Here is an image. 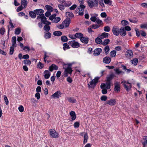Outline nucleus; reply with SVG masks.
Returning a JSON list of instances; mask_svg holds the SVG:
<instances>
[{
    "instance_id": "1",
    "label": "nucleus",
    "mask_w": 147,
    "mask_h": 147,
    "mask_svg": "<svg viewBox=\"0 0 147 147\" xmlns=\"http://www.w3.org/2000/svg\"><path fill=\"white\" fill-rule=\"evenodd\" d=\"M41 19V21L42 23L46 25H49L51 24V22L47 20L44 14H41L37 17V19Z\"/></svg>"
},
{
    "instance_id": "2",
    "label": "nucleus",
    "mask_w": 147,
    "mask_h": 147,
    "mask_svg": "<svg viewBox=\"0 0 147 147\" xmlns=\"http://www.w3.org/2000/svg\"><path fill=\"white\" fill-rule=\"evenodd\" d=\"M99 79L98 77H95L94 79L90 82L88 84V88H94L96 86Z\"/></svg>"
},
{
    "instance_id": "3",
    "label": "nucleus",
    "mask_w": 147,
    "mask_h": 147,
    "mask_svg": "<svg viewBox=\"0 0 147 147\" xmlns=\"http://www.w3.org/2000/svg\"><path fill=\"white\" fill-rule=\"evenodd\" d=\"M85 7L86 6L84 5L81 4L78 7L76 11V12H79V15L82 16L84 14L83 12Z\"/></svg>"
},
{
    "instance_id": "4",
    "label": "nucleus",
    "mask_w": 147,
    "mask_h": 147,
    "mask_svg": "<svg viewBox=\"0 0 147 147\" xmlns=\"http://www.w3.org/2000/svg\"><path fill=\"white\" fill-rule=\"evenodd\" d=\"M120 29L117 26H114L113 27L112 32L113 34L115 36H117L120 33Z\"/></svg>"
},
{
    "instance_id": "5",
    "label": "nucleus",
    "mask_w": 147,
    "mask_h": 147,
    "mask_svg": "<svg viewBox=\"0 0 147 147\" xmlns=\"http://www.w3.org/2000/svg\"><path fill=\"white\" fill-rule=\"evenodd\" d=\"M50 137L53 138H56L59 137V134L53 129L50 130Z\"/></svg>"
},
{
    "instance_id": "6",
    "label": "nucleus",
    "mask_w": 147,
    "mask_h": 147,
    "mask_svg": "<svg viewBox=\"0 0 147 147\" xmlns=\"http://www.w3.org/2000/svg\"><path fill=\"white\" fill-rule=\"evenodd\" d=\"M68 44H71L72 47L73 48H78L80 47L79 43L74 40L69 41Z\"/></svg>"
},
{
    "instance_id": "7",
    "label": "nucleus",
    "mask_w": 147,
    "mask_h": 147,
    "mask_svg": "<svg viewBox=\"0 0 147 147\" xmlns=\"http://www.w3.org/2000/svg\"><path fill=\"white\" fill-rule=\"evenodd\" d=\"M61 92L59 90H58L52 94L51 97V98H58L61 96Z\"/></svg>"
},
{
    "instance_id": "8",
    "label": "nucleus",
    "mask_w": 147,
    "mask_h": 147,
    "mask_svg": "<svg viewBox=\"0 0 147 147\" xmlns=\"http://www.w3.org/2000/svg\"><path fill=\"white\" fill-rule=\"evenodd\" d=\"M116 101L114 99H111L110 100H108L105 103V105H109L111 106L114 105L116 103Z\"/></svg>"
},
{
    "instance_id": "9",
    "label": "nucleus",
    "mask_w": 147,
    "mask_h": 147,
    "mask_svg": "<svg viewBox=\"0 0 147 147\" xmlns=\"http://www.w3.org/2000/svg\"><path fill=\"white\" fill-rule=\"evenodd\" d=\"M72 69L71 67L68 66V67H67V69H65V70L64 73V76L65 77H67L68 76V74H71L72 73Z\"/></svg>"
},
{
    "instance_id": "10",
    "label": "nucleus",
    "mask_w": 147,
    "mask_h": 147,
    "mask_svg": "<svg viewBox=\"0 0 147 147\" xmlns=\"http://www.w3.org/2000/svg\"><path fill=\"white\" fill-rule=\"evenodd\" d=\"M70 23V19L69 18H67L63 22V24L66 28L68 27Z\"/></svg>"
},
{
    "instance_id": "11",
    "label": "nucleus",
    "mask_w": 147,
    "mask_h": 147,
    "mask_svg": "<svg viewBox=\"0 0 147 147\" xmlns=\"http://www.w3.org/2000/svg\"><path fill=\"white\" fill-rule=\"evenodd\" d=\"M114 90L117 92L120 91V86L118 82H117L115 83Z\"/></svg>"
},
{
    "instance_id": "12",
    "label": "nucleus",
    "mask_w": 147,
    "mask_h": 147,
    "mask_svg": "<svg viewBox=\"0 0 147 147\" xmlns=\"http://www.w3.org/2000/svg\"><path fill=\"white\" fill-rule=\"evenodd\" d=\"M101 51L102 49L101 48H97L94 51L93 55L94 56L98 55Z\"/></svg>"
},
{
    "instance_id": "13",
    "label": "nucleus",
    "mask_w": 147,
    "mask_h": 147,
    "mask_svg": "<svg viewBox=\"0 0 147 147\" xmlns=\"http://www.w3.org/2000/svg\"><path fill=\"white\" fill-rule=\"evenodd\" d=\"M58 67L55 64H52L49 67V69L52 72L53 70H57Z\"/></svg>"
},
{
    "instance_id": "14",
    "label": "nucleus",
    "mask_w": 147,
    "mask_h": 147,
    "mask_svg": "<svg viewBox=\"0 0 147 147\" xmlns=\"http://www.w3.org/2000/svg\"><path fill=\"white\" fill-rule=\"evenodd\" d=\"M44 77L46 79H49L51 75V73L48 70H45L44 72Z\"/></svg>"
},
{
    "instance_id": "15",
    "label": "nucleus",
    "mask_w": 147,
    "mask_h": 147,
    "mask_svg": "<svg viewBox=\"0 0 147 147\" xmlns=\"http://www.w3.org/2000/svg\"><path fill=\"white\" fill-rule=\"evenodd\" d=\"M111 61V59L109 57H106L103 58V61L105 63H109Z\"/></svg>"
},
{
    "instance_id": "16",
    "label": "nucleus",
    "mask_w": 147,
    "mask_h": 147,
    "mask_svg": "<svg viewBox=\"0 0 147 147\" xmlns=\"http://www.w3.org/2000/svg\"><path fill=\"white\" fill-rule=\"evenodd\" d=\"M34 11L35 12L36 14L40 15L41 14H43L42 13L44 12V10L41 9H36L34 10Z\"/></svg>"
},
{
    "instance_id": "17",
    "label": "nucleus",
    "mask_w": 147,
    "mask_h": 147,
    "mask_svg": "<svg viewBox=\"0 0 147 147\" xmlns=\"http://www.w3.org/2000/svg\"><path fill=\"white\" fill-rule=\"evenodd\" d=\"M120 35L122 36H124L126 34V32L124 27H122L120 28Z\"/></svg>"
},
{
    "instance_id": "18",
    "label": "nucleus",
    "mask_w": 147,
    "mask_h": 147,
    "mask_svg": "<svg viewBox=\"0 0 147 147\" xmlns=\"http://www.w3.org/2000/svg\"><path fill=\"white\" fill-rule=\"evenodd\" d=\"M80 40L84 44H87L88 42L89 39L87 37H84L83 36L82 38H81Z\"/></svg>"
},
{
    "instance_id": "19",
    "label": "nucleus",
    "mask_w": 147,
    "mask_h": 147,
    "mask_svg": "<svg viewBox=\"0 0 147 147\" xmlns=\"http://www.w3.org/2000/svg\"><path fill=\"white\" fill-rule=\"evenodd\" d=\"M44 34V37L45 39H49L51 37V33L49 32H45Z\"/></svg>"
},
{
    "instance_id": "20",
    "label": "nucleus",
    "mask_w": 147,
    "mask_h": 147,
    "mask_svg": "<svg viewBox=\"0 0 147 147\" xmlns=\"http://www.w3.org/2000/svg\"><path fill=\"white\" fill-rule=\"evenodd\" d=\"M114 77V75L113 74H111L107 77V82H110L111 81L113 78Z\"/></svg>"
},
{
    "instance_id": "21",
    "label": "nucleus",
    "mask_w": 147,
    "mask_h": 147,
    "mask_svg": "<svg viewBox=\"0 0 147 147\" xmlns=\"http://www.w3.org/2000/svg\"><path fill=\"white\" fill-rule=\"evenodd\" d=\"M126 55L128 56V57L131 58L133 56V53L132 51L130 50H128L126 52Z\"/></svg>"
},
{
    "instance_id": "22",
    "label": "nucleus",
    "mask_w": 147,
    "mask_h": 147,
    "mask_svg": "<svg viewBox=\"0 0 147 147\" xmlns=\"http://www.w3.org/2000/svg\"><path fill=\"white\" fill-rule=\"evenodd\" d=\"M70 115L72 120H74L76 119V115L74 111H71L70 113Z\"/></svg>"
},
{
    "instance_id": "23",
    "label": "nucleus",
    "mask_w": 147,
    "mask_h": 147,
    "mask_svg": "<svg viewBox=\"0 0 147 147\" xmlns=\"http://www.w3.org/2000/svg\"><path fill=\"white\" fill-rule=\"evenodd\" d=\"M28 4V1L26 0H21V5H23V7L25 8L26 7Z\"/></svg>"
},
{
    "instance_id": "24",
    "label": "nucleus",
    "mask_w": 147,
    "mask_h": 147,
    "mask_svg": "<svg viewBox=\"0 0 147 147\" xmlns=\"http://www.w3.org/2000/svg\"><path fill=\"white\" fill-rule=\"evenodd\" d=\"M109 35V34L108 33L104 32L99 37L101 39H103L105 38H107Z\"/></svg>"
},
{
    "instance_id": "25",
    "label": "nucleus",
    "mask_w": 147,
    "mask_h": 147,
    "mask_svg": "<svg viewBox=\"0 0 147 147\" xmlns=\"http://www.w3.org/2000/svg\"><path fill=\"white\" fill-rule=\"evenodd\" d=\"M83 35L80 32H78L76 33L74 35L75 37L77 38H82L83 36Z\"/></svg>"
},
{
    "instance_id": "26",
    "label": "nucleus",
    "mask_w": 147,
    "mask_h": 147,
    "mask_svg": "<svg viewBox=\"0 0 147 147\" xmlns=\"http://www.w3.org/2000/svg\"><path fill=\"white\" fill-rule=\"evenodd\" d=\"M87 3L89 7L90 8H92L94 7V3L93 1H92L91 0H87Z\"/></svg>"
},
{
    "instance_id": "27",
    "label": "nucleus",
    "mask_w": 147,
    "mask_h": 147,
    "mask_svg": "<svg viewBox=\"0 0 147 147\" xmlns=\"http://www.w3.org/2000/svg\"><path fill=\"white\" fill-rule=\"evenodd\" d=\"M88 139V134L86 133H84V140L83 142L84 144H85L87 142V140Z\"/></svg>"
},
{
    "instance_id": "28",
    "label": "nucleus",
    "mask_w": 147,
    "mask_h": 147,
    "mask_svg": "<svg viewBox=\"0 0 147 147\" xmlns=\"http://www.w3.org/2000/svg\"><path fill=\"white\" fill-rule=\"evenodd\" d=\"M30 16L32 18H34L36 17L35 12L34 11H30L29 12Z\"/></svg>"
},
{
    "instance_id": "29",
    "label": "nucleus",
    "mask_w": 147,
    "mask_h": 147,
    "mask_svg": "<svg viewBox=\"0 0 147 147\" xmlns=\"http://www.w3.org/2000/svg\"><path fill=\"white\" fill-rule=\"evenodd\" d=\"M144 141L142 144L143 145V147H147V136L143 138Z\"/></svg>"
},
{
    "instance_id": "30",
    "label": "nucleus",
    "mask_w": 147,
    "mask_h": 147,
    "mask_svg": "<svg viewBox=\"0 0 147 147\" xmlns=\"http://www.w3.org/2000/svg\"><path fill=\"white\" fill-rule=\"evenodd\" d=\"M100 37H97L95 40V42L98 44H102V40Z\"/></svg>"
},
{
    "instance_id": "31",
    "label": "nucleus",
    "mask_w": 147,
    "mask_h": 147,
    "mask_svg": "<svg viewBox=\"0 0 147 147\" xmlns=\"http://www.w3.org/2000/svg\"><path fill=\"white\" fill-rule=\"evenodd\" d=\"M45 7L47 9L48 11L51 12L53 11V8L50 5H46L45 6Z\"/></svg>"
},
{
    "instance_id": "32",
    "label": "nucleus",
    "mask_w": 147,
    "mask_h": 147,
    "mask_svg": "<svg viewBox=\"0 0 147 147\" xmlns=\"http://www.w3.org/2000/svg\"><path fill=\"white\" fill-rule=\"evenodd\" d=\"M67 100L70 102L71 103H75L76 102V100L72 97L68 98Z\"/></svg>"
},
{
    "instance_id": "33",
    "label": "nucleus",
    "mask_w": 147,
    "mask_h": 147,
    "mask_svg": "<svg viewBox=\"0 0 147 147\" xmlns=\"http://www.w3.org/2000/svg\"><path fill=\"white\" fill-rule=\"evenodd\" d=\"M62 34V32L60 31H55L53 33V35L56 36H61Z\"/></svg>"
},
{
    "instance_id": "34",
    "label": "nucleus",
    "mask_w": 147,
    "mask_h": 147,
    "mask_svg": "<svg viewBox=\"0 0 147 147\" xmlns=\"http://www.w3.org/2000/svg\"><path fill=\"white\" fill-rule=\"evenodd\" d=\"M68 40L67 38L65 36H62L61 37V40L63 42H67Z\"/></svg>"
},
{
    "instance_id": "35",
    "label": "nucleus",
    "mask_w": 147,
    "mask_h": 147,
    "mask_svg": "<svg viewBox=\"0 0 147 147\" xmlns=\"http://www.w3.org/2000/svg\"><path fill=\"white\" fill-rule=\"evenodd\" d=\"M16 37L15 36H13L12 38V46H16Z\"/></svg>"
},
{
    "instance_id": "36",
    "label": "nucleus",
    "mask_w": 147,
    "mask_h": 147,
    "mask_svg": "<svg viewBox=\"0 0 147 147\" xmlns=\"http://www.w3.org/2000/svg\"><path fill=\"white\" fill-rule=\"evenodd\" d=\"M16 46H12L11 47L10 49L9 54L11 55H12L13 53V52L14 49V47H16Z\"/></svg>"
},
{
    "instance_id": "37",
    "label": "nucleus",
    "mask_w": 147,
    "mask_h": 147,
    "mask_svg": "<svg viewBox=\"0 0 147 147\" xmlns=\"http://www.w3.org/2000/svg\"><path fill=\"white\" fill-rule=\"evenodd\" d=\"M65 15L67 17H74V15L71 12H67L66 13Z\"/></svg>"
},
{
    "instance_id": "38",
    "label": "nucleus",
    "mask_w": 147,
    "mask_h": 147,
    "mask_svg": "<svg viewBox=\"0 0 147 147\" xmlns=\"http://www.w3.org/2000/svg\"><path fill=\"white\" fill-rule=\"evenodd\" d=\"M109 42L110 40L109 39H106L103 42H102V44L104 46L106 45L109 43Z\"/></svg>"
},
{
    "instance_id": "39",
    "label": "nucleus",
    "mask_w": 147,
    "mask_h": 147,
    "mask_svg": "<svg viewBox=\"0 0 147 147\" xmlns=\"http://www.w3.org/2000/svg\"><path fill=\"white\" fill-rule=\"evenodd\" d=\"M63 49L65 51L66 49H69V45L66 43L63 44Z\"/></svg>"
},
{
    "instance_id": "40",
    "label": "nucleus",
    "mask_w": 147,
    "mask_h": 147,
    "mask_svg": "<svg viewBox=\"0 0 147 147\" xmlns=\"http://www.w3.org/2000/svg\"><path fill=\"white\" fill-rule=\"evenodd\" d=\"M123 85L124 86V88L127 91H128L130 90L131 87V86H130V85L127 86L125 83L123 84Z\"/></svg>"
},
{
    "instance_id": "41",
    "label": "nucleus",
    "mask_w": 147,
    "mask_h": 147,
    "mask_svg": "<svg viewBox=\"0 0 147 147\" xmlns=\"http://www.w3.org/2000/svg\"><path fill=\"white\" fill-rule=\"evenodd\" d=\"M104 50L106 55H107L109 51V47L108 45L106 46Z\"/></svg>"
},
{
    "instance_id": "42",
    "label": "nucleus",
    "mask_w": 147,
    "mask_h": 147,
    "mask_svg": "<svg viewBox=\"0 0 147 147\" xmlns=\"http://www.w3.org/2000/svg\"><path fill=\"white\" fill-rule=\"evenodd\" d=\"M61 20V18L59 17H55V19L53 20V22L55 23H57Z\"/></svg>"
},
{
    "instance_id": "43",
    "label": "nucleus",
    "mask_w": 147,
    "mask_h": 147,
    "mask_svg": "<svg viewBox=\"0 0 147 147\" xmlns=\"http://www.w3.org/2000/svg\"><path fill=\"white\" fill-rule=\"evenodd\" d=\"M72 4V3L70 1H67L65 2L64 3V5L65 7H69Z\"/></svg>"
},
{
    "instance_id": "44",
    "label": "nucleus",
    "mask_w": 147,
    "mask_h": 147,
    "mask_svg": "<svg viewBox=\"0 0 147 147\" xmlns=\"http://www.w3.org/2000/svg\"><path fill=\"white\" fill-rule=\"evenodd\" d=\"M47 25L44 26L43 28V29L45 30L46 31V32H47L49 30H50V27L49 26H47Z\"/></svg>"
},
{
    "instance_id": "45",
    "label": "nucleus",
    "mask_w": 147,
    "mask_h": 147,
    "mask_svg": "<svg viewBox=\"0 0 147 147\" xmlns=\"http://www.w3.org/2000/svg\"><path fill=\"white\" fill-rule=\"evenodd\" d=\"M106 88L107 89H109L111 87L110 82H107L106 83Z\"/></svg>"
},
{
    "instance_id": "46",
    "label": "nucleus",
    "mask_w": 147,
    "mask_h": 147,
    "mask_svg": "<svg viewBox=\"0 0 147 147\" xmlns=\"http://www.w3.org/2000/svg\"><path fill=\"white\" fill-rule=\"evenodd\" d=\"M110 55L112 57H114L116 55V52L115 50L112 51L110 52Z\"/></svg>"
},
{
    "instance_id": "47",
    "label": "nucleus",
    "mask_w": 147,
    "mask_h": 147,
    "mask_svg": "<svg viewBox=\"0 0 147 147\" xmlns=\"http://www.w3.org/2000/svg\"><path fill=\"white\" fill-rule=\"evenodd\" d=\"M100 27V25L97 24H93L90 26V27H92V29H96Z\"/></svg>"
},
{
    "instance_id": "48",
    "label": "nucleus",
    "mask_w": 147,
    "mask_h": 147,
    "mask_svg": "<svg viewBox=\"0 0 147 147\" xmlns=\"http://www.w3.org/2000/svg\"><path fill=\"white\" fill-rule=\"evenodd\" d=\"M31 63L30 60L29 59H26L24 60V63L25 64L30 65Z\"/></svg>"
},
{
    "instance_id": "49",
    "label": "nucleus",
    "mask_w": 147,
    "mask_h": 147,
    "mask_svg": "<svg viewBox=\"0 0 147 147\" xmlns=\"http://www.w3.org/2000/svg\"><path fill=\"white\" fill-rule=\"evenodd\" d=\"M72 64L71 63H69L68 64H64L63 65V68L65 69V70L67 69V67H68V66L71 67Z\"/></svg>"
},
{
    "instance_id": "50",
    "label": "nucleus",
    "mask_w": 147,
    "mask_h": 147,
    "mask_svg": "<svg viewBox=\"0 0 147 147\" xmlns=\"http://www.w3.org/2000/svg\"><path fill=\"white\" fill-rule=\"evenodd\" d=\"M4 99L5 101V103L6 105H8L9 104V101L8 100L6 96L5 95L3 96Z\"/></svg>"
},
{
    "instance_id": "51",
    "label": "nucleus",
    "mask_w": 147,
    "mask_h": 147,
    "mask_svg": "<svg viewBox=\"0 0 147 147\" xmlns=\"http://www.w3.org/2000/svg\"><path fill=\"white\" fill-rule=\"evenodd\" d=\"M21 32V29L20 28H17L15 29V34L17 35L19 34Z\"/></svg>"
},
{
    "instance_id": "52",
    "label": "nucleus",
    "mask_w": 147,
    "mask_h": 147,
    "mask_svg": "<svg viewBox=\"0 0 147 147\" xmlns=\"http://www.w3.org/2000/svg\"><path fill=\"white\" fill-rule=\"evenodd\" d=\"M38 67L41 69L44 67L43 65L40 62H39L37 65Z\"/></svg>"
},
{
    "instance_id": "53",
    "label": "nucleus",
    "mask_w": 147,
    "mask_h": 147,
    "mask_svg": "<svg viewBox=\"0 0 147 147\" xmlns=\"http://www.w3.org/2000/svg\"><path fill=\"white\" fill-rule=\"evenodd\" d=\"M104 30L105 32H109L110 30V28L109 26L104 27Z\"/></svg>"
},
{
    "instance_id": "54",
    "label": "nucleus",
    "mask_w": 147,
    "mask_h": 147,
    "mask_svg": "<svg viewBox=\"0 0 147 147\" xmlns=\"http://www.w3.org/2000/svg\"><path fill=\"white\" fill-rule=\"evenodd\" d=\"M18 110L20 112H22L24 111V108L23 106L20 105L18 108Z\"/></svg>"
},
{
    "instance_id": "55",
    "label": "nucleus",
    "mask_w": 147,
    "mask_h": 147,
    "mask_svg": "<svg viewBox=\"0 0 147 147\" xmlns=\"http://www.w3.org/2000/svg\"><path fill=\"white\" fill-rule=\"evenodd\" d=\"M121 24L123 26H125L128 24V22L127 21L125 20H123L121 21Z\"/></svg>"
},
{
    "instance_id": "56",
    "label": "nucleus",
    "mask_w": 147,
    "mask_h": 147,
    "mask_svg": "<svg viewBox=\"0 0 147 147\" xmlns=\"http://www.w3.org/2000/svg\"><path fill=\"white\" fill-rule=\"evenodd\" d=\"M138 61V59L137 58H135L132 61V63L135 65H136Z\"/></svg>"
},
{
    "instance_id": "57",
    "label": "nucleus",
    "mask_w": 147,
    "mask_h": 147,
    "mask_svg": "<svg viewBox=\"0 0 147 147\" xmlns=\"http://www.w3.org/2000/svg\"><path fill=\"white\" fill-rule=\"evenodd\" d=\"M107 97L105 96H102L100 98V99L102 101H105L107 100Z\"/></svg>"
},
{
    "instance_id": "58",
    "label": "nucleus",
    "mask_w": 147,
    "mask_h": 147,
    "mask_svg": "<svg viewBox=\"0 0 147 147\" xmlns=\"http://www.w3.org/2000/svg\"><path fill=\"white\" fill-rule=\"evenodd\" d=\"M56 14H53L49 17V19L51 20H53L55 19V17L56 16Z\"/></svg>"
},
{
    "instance_id": "59",
    "label": "nucleus",
    "mask_w": 147,
    "mask_h": 147,
    "mask_svg": "<svg viewBox=\"0 0 147 147\" xmlns=\"http://www.w3.org/2000/svg\"><path fill=\"white\" fill-rule=\"evenodd\" d=\"M80 125V123L78 122H76L74 123V126L75 128H78V127Z\"/></svg>"
},
{
    "instance_id": "60",
    "label": "nucleus",
    "mask_w": 147,
    "mask_h": 147,
    "mask_svg": "<svg viewBox=\"0 0 147 147\" xmlns=\"http://www.w3.org/2000/svg\"><path fill=\"white\" fill-rule=\"evenodd\" d=\"M23 8V7L22 5H20L16 9V11L17 12H18L21 11Z\"/></svg>"
},
{
    "instance_id": "61",
    "label": "nucleus",
    "mask_w": 147,
    "mask_h": 147,
    "mask_svg": "<svg viewBox=\"0 0 147 147\" xmlns=\"http://www.w3.org/2000/svg\"><path fill=\"white\" fill-rule=\"evenodd\" d=\"M5 32V29L3 27H2L0 29V33L2 35L4 34Z\"/></svg>"
},
{
    "instance_id": "62",
    "label": "nucleus",
    "mask_w": 147,
    "mask_h": 147,
    "mask_svg": "<svg viewBox=\"0 0 147 147\" xmlns=\"http://www.w3.org/2000/svg\"><path fill=\"white\" fill-rule=\"evenodd\" d=\"M64 6L63 5H62L61 4H59L58 5V7L61 10H63L65 8L64 7Z\"/></svg>"
},
{
    "instance_id": "63",
    "label": "nucleus",
    "mask_w": 147,
    "mask_h": 147,
    "mask_svg": "<svg viewBox=\"0 0 147 147\" xmlns=\"http://www.w3.org/2000/svg\"><path fill=\"white\" fill-rule=\"evenodd\" d=\"M97 18L95 16L92 17L90 18V20L93 22H94L96 20Z\"/></svg>"
},
{
    "instance_id": "64",
    "label": "nucleus",
    "mask_w": 147,
    "mask_h": 147,
    "mask_svg": "<svg viewBox=\"0 0 147 147\" xmlns=\"http://www.w3.org/2000/svg\"><path fill=\"white\" fill-rule=\"evenodd\" d=\"M40 94L38 92L36 93L35 95V97L36 98L37 100H38L40 99Z\"/></svg>"
}]
</instances>
